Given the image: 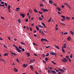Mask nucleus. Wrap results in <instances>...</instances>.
Listing matches in <instances>:
<instances>
[{
	"label": "nucleus",
	"mask_w": 74,
	"mask_h": 74,
	"mask_svg": "<svg viewBox=\"0 0 74 74\" xmlns=\"http://www.w3.org/2000/svg\"><path fill=\"white\" fill-rule=\"evenodd\" d=\"M16 51H18V52H21V49H19V48L18 47H16Z\"/></svg>",
	"instance_id": "f257e3e1"
},
{
	"label": "nucleus",
	"mask_w": 74,
	"mask_h": 74,
	"mask_svg": "<svg viewBox=\"0 0 74 74\" xmlns=\"http://www.w3.org/2000/svg\"><path fill=\"white\" fill-rule=\"evenodd\" d=\"M41 10L43 11V12H48V10H47L46 9H43V8H41Z\"/></svg>",
	"instance_id": "f03ea898"
},
{
	"label": "nucleus",
	"mask_w": 74,
	"mask_h": 74,
	"mask_svg": "<svg viewBox=\"0 0 74 74\" xmlns=\"http://www.w3.org/2000/svg\"><path fill=\"white\" fill-rule=\"evenodd\" d=\"M50 54L52 55H55V56H56V54L55 52H51Z\"/></svg>",
	"instance_id": "7ed1b4c3"
},
{
	"label": "nucleus",
	"mask_w": 74,
	"mask_h": 74,
	"mask_svg": "<svg viewBox=\"0 0 74 74\" xmlns=\"http://www.w3.org/2000/svg\"><path fill=\"white\" fill-rule=\"evenodd\" d=\"M62 61H63V62H67V60H66V58H64V59H62Z\"/></svg>",
	"instance_id": "20e7f679"
},
{
	"label": "nucleus",
	"mask_w": 74,
	"mask_h": 74,
	"mask_svg": "<svg viewBox=\"0 0 74 74\" xmlns=\"http://www.w3.org/2000/svg\"><path fill=\"white\" fill-rule=\"evenodd\" d=\"M20 15L24 18L25 17V14L24 13H23V14H20Z\"/></svg>",
	"instance_id": "39448f33"
},
{
	"label": "nucleus",
	"mask_w": 74,
	"mask_h": 74,
	"mask_svg": "<svg viewBox=\"0 0 74 74\" xmlns=\"http://www.w3.org/2000/svg\"><path fill=\"white\" fill-rule=\"evenodd\" d=\"M57 9H58V11H61V9H60V7H57Z\"/></svg>",
	"instance_id": "423d86ee"
},
{
	"label": "nucleus",
	"mask_w": 74,
	"mask_h": 74,
	"mask_svg": "<svg viewBox=\"0 0 74 74\" xmlns=\"http://www.w3.org/2000/svg\"><path fill=\"white\" fill-rule=\"evenodd\" d=\"M14 70L15 72H18V70L16 68H14Z\"/></svg>",
	"instance_id": "0eeeda50"
},
{
	"label": "nucleus",
	"mask_w": 74,
	"mask_h": 74,
	"mask_svg": "<svg viewBox=\"0 0 74 74\" xmlns=\"http://www.w3.org/2000/svg\"><path fill=\"white\" fill-rule=\"evenodd\" d=\"M11 54H12V55H17V54L14 53V52H11Z\"/></svg>",
	"instance_id": "6e6552de"
},
{
	"label": "nucleus",
	"mask_w": 74,
	"mask_h": 74,
	"mask_svg": "<svg viewBox=\"0 0 74 74\" xmlns=\"http://www.w3.org/2000/svg\"><path fill=\"white\" fill-rule=\"evenodd\" d=\"M61 17H62L63 18V21L64 20H65V16H63V15H62Z\"/></svg>",
	"instance_id": "1a4fd4ad"
},
{
	"label": "nucleus",
	"mask_w": 74,
	"mask_h": 74,
	"mask_svg": "<svg viewBox=\"0 0 74 74\" xmlns=\"http://www.w3.org/2000/svg\"><path fill=\"white\" fill-rule=\"evenodd\" d=\"M49 3H51V4H52L53 3V1L49 0Z\"/></svg>",
	"instance_id": "9d476101"
},
{
	"label": "nucleus",
	"mask_w": 74,
	"mask_h": 74,
	"mask_svg": "<svg viewBox=\"0 0 74 74\" xmlns=\"http://www.w3.org/2000/svg\"><path fill=\"white\" fill-rule=\"evenodd\" d=\"M64 47V48H66V44H64L63 45Z\"/></svg>",
	"instance_id": "9b49d317"
},
{
	"label": "nucleus",
	"mask_w": 74,
	"mask_h": 74,
	"mask_svg": "<svg viewBox=\"0 0 74 74\" xmlns=\"http://www.w3.org/2000/svg\"><path fill=\"white\" fill-rule=\"evenodd\" d=\"M38 26L40 27H41V28H42L43 27V26H42L41 25H38Z\"/></svg>",
	"instance_id": "f8f14e48"
},
{
	"label": "nucleus",
	"mask_w": 74,
	"mask_h": 74,
	"mask_svg": "<svg viewBox=\"0 0 74 74\" xmlns=\"http://www.w3.org/2000/svg\"><path fill=\"white\" fill-rule=\"evenodd\" d=\"M26 54L27 55V57L29 56V52H26Z\"/></svg>",
	"instance_id": "ddd939ff"
},
{
	"label": "nucleus",
	"mask_w": 74,
	"mask_h": 74,
	"mask_svg": "<svg viewBox=\"0 0 74 74\" xmlns=\"http://www.w3.org/2000/svg\"><path fill=\"white\" fill-rule=\"evenodd\" d=\"M67 39L68 41H70V40H71L70 36H69V37H68Z\"/></svg>",
	"instance_id": "4468645a"
},
{
	"label": "nucleus",
	"mask_w": 74,
	"mask_h": 74,
	"mask_svg": "<svg viewBox=\"0 0 74 74\" xmlns=\"http://www.w3.org/2000/svg\"><path fill=\"white\" fill-rule=\"evenodd\" d=\"M55 47L57 48V49H59V47L58 46H57V45H55Z\"/></svg>",
	"instance_id": "2eb2a0df"
},
{
	"label": "nucleus",
	"mask_w": 74,
	"mask_h": 74,
	"mask_svg": "<svg viewBox=\"0 0 74 74\" xmlns=\"http://www.w3.org/2000/svg\"><path fill=\"white\" fill-rule=\"evenodd\" d=\"M70 33L71 34H72V35H73L74 34V32H73V31H70Z\"/></svg>",
	"instance_id": "dca6fc26"
},
{
	"label": "nucleus",
	"mask_w": 74,
	"mask_h": 74,
	"mask_svg": "<svg viewBox=\"0 0 74 74\" xmlns=\"http://www.w3.org/2000/svg\"><path fill=\"white\" fill-rule=\"evenodd\" d=\"M30 68H31V70H33V66H30Z\"/></svg>",
	"instance_id": "f3484780"
},
{
	"label": "nucleus",
	"mask_w": 74,
	"mask_h": 74,
	"mask_svg": "<svg viewBox=\"0 0 74 74\" xmlns=\"http://www.w3.org/2000/svg\"><path fill=\"white\" fill-rule=\"evenodd\" d=\"M52 72L53 73H56V72L55 71H52Z\"/></svg>",
	"instance_id": "a211bd4d"
},
{
	"label": "nucleus",
	"mask_w": 74,
	"mask_h": 74,
	"mask_svg": "<svg viewBox=\"0 0 74 74\" xmlns=\"http://www.w3.org/2000/svg\"><path fill=\"white\" fill-rule=\"evenodd\" d=\"M12 46H13V47H15V48H16V50H17V46H16V45H13Z\"/></svg>",
	"instance_id": "6ab92c4d"
},
{
	"label": "nucleus",
	"mask_w": 74,
	"mask_h": 74,
	"mask_svg": "<svg viewBox=\"0 0 74 74\" xmlns=\"http://www.w3.org/2000/svg\"><path fill=\"white\" fill-rule=\"evenodd\" d=\"M34 12H36V13H37L38 12L37 10H35V9H34Z\"/></svg>",
	"instance_id": "aec40b11"
},
{
	"label": "nucleus",
	"mask_w": 74,
	"mask_h": 74,
	"mask_svg": "<svg viewBox=\"0 0 74 74\" xmlns=\"http://www.w3.org/2000/svg\"><path fill=\"white\" fill-rule=\"evenodd\" d=\"M10 8H11V6L10 5H8V10L10 9Z\"/></svg>",
	"instance_id": "412c9836"
},
{
	"label": "nucleus",
	"mask_w": 74,
	"mask_h": 74,
	"mask_svg": "<svg viewBox=\"0 0 74 74\" xmlns=\"http://www.w3.org/2000/svg\"><path fill=\"white\" fill-rule=\"evenodd\" d=\"M18 23H21V20L20 19H18Z\"/></svg>",
	"instance_id": "4be33fe9"
},
{
	"label": "nucleus",
	"mask_w": 74,
	"mask_h": 74,
	"mask_svg": "<svg viewBox=\"0 0 74 74\" xmlns=\"http://www.w3.org/2000/svg\"><path fill=\"white\" fill-rule=\"evenodd\" d=\"M59 70L60 71H62L63 72H64V70H63V69H59Z\"/></svg>",
	"instance_id": "5701e85b"
},
{
	"label": "nucleus",
	"mask_w": 74,
	"mask_h": 74,
	"mask_svg": "<svg viewBox=\"0 0 74 74\" xmlns=\"http://www.w3.org/2000/svg\"><path fill=\"white\" fill-rule=\"evenodd\" d=\"M1 60L3 62H5V60H3V59H1Z\"/></svg>",
	"instance_id": "b1692460"
},
{
	"label": "nucleus",
	"mask_w": 74,
	"mask_h": 74,
	"mask_svg": "<svg viewBox=\"0 0 74 74\" xmlns=\"http://www.w3.org/2000/svg\"><path fill=\"white\" fill-rule=\"evenodd\" d=\"M3 55L4 56H7L8 55V54L7 53H5V54H4V55Z\"/></svg>",
	"instance_id": "393cba45"
},
{
	"label": "nucleus",
	"mask_w": 74,
	"mask_h": 74,
	"mask_svg": "<svg viewBox=\"0 0 74 74\" xmlns=\"http://www.w3.org/2000/svg\"><path fill=\"white\" fill-rule=\"evenodd\" d=\"M38 12L39 14H43V12H40V11H39Z\"/></svg>",
	"instance_id": "a878e982"
},
{
	"label": "nucleus",
	"mask_w": 74,
	"mask_h": 74,
	"mask_svg": "<svg viewBox=\"0 0 74 74\" xmlns=\"http://www.w3.org/2000/svg\"><path fill=\"white\" fill-rule=\"evenodd\" d=\"M40 20H42L43 18H41V17H39Z\"/></svg>",
	"instance_id": "bb28decb"
},
{
	"label": "nucleus",
	"mask_w": 74,
	"mask_h": 74,
	"mask_svg": "<svg viewBox=\"0 0 74 74\" xmlns=\"http://www.w3.org/2000/svg\"><path fill=\"white\" fill-rule=\"evenodd\" d=\"M36 30H39V28H38V26H36Z\"/></svg>",
	"instance_id": "cd10ccee"
},
{
	"label": "nucleus",
	"mask_w": 74,
	"mask_h": 74,
	"mask_svg": "<svg viewBox=\"0 0 74 74\" xmlns=\"http://www.w3.org/2000/svg\"><path fill=\"white\" fill-rule=\"evenodd\" d=\"M66 18L67 19V20H70V17H66Z\"/></svg>",
	"instance_id": "c85d7f7f"
},
{
	"label": "nucleus",
	"mask_w": 74,
	"mask_h": 74,
	"mask_svg": "<svg viewBox=\"0 0 74 74\" xmlns=\"http://www.w3.org/2000/svg\"><path fill=\"white\" fill-rule=\"evenodd\" d=\"M51 17H50V19H49V20H48V22H49V23L51 21Z\"/></svg>",
	"instance_id": "c756f323"
},
{
	"label": "nucleus",
	"mask_w": 74,
	"mask_h": 74,
	"mask_svg": "<svg viewBox=\"0 0 74 74\" xmlns=\"http://www.w3.org/2000/svg\"><path fill=\"white\" fill-rule=\"evenodd\" d=\"M42 56L43 57V58H44V57L45 56V54H42Z\"/></svg>",
	"instance_id": "7c9ffc66"
},
{
	"label": "nucleus",
	"mask_w": 74,
	"mask_h": 74,
	"mask_svg": "<svg viewBox=\"0 0 74 74\" xmlns=\"http://www.w3.org/2000/svg\"><path fill=\"white\" fill-rule=\"evenodd\" d=\"M45 60L46 61H47L48 60V58H45Z\"/></svg>",
	"instance_id": "2f4dec72"
},
{
	"label": "nucleus",
	"mask_w": 74,
	"mask_h": 74,
	"mask_svg": "<svg viewBox=\"0 0 74 74\" xmlns=\"http://www.w3.org/2000/svg\"><path fill=\"white\" fill-rule=\"evenodd\" d=\"M23 66L24 67H27V65H26L25 64H24V65H23Z\"/></svg>",
	"instance_id": "473e14b6"
},
{
	"label": "nucleus",
	"mask_w": 74,
	"mask_h": 74,
	"mask_svg": "<svg viewBox=\"0 0 74 74\" xmlns=\"http://www.w3.org/2000/svg\"><path fill=\"white\" fill-rule=\"evenodd\" d=\"M29 12H30V13H32V10H29Z\"/></svg>",
	"instance_id": "72a5a7b5"
},
{
	"label": "nucleus",
	"mask_w": 74,
	"mask_h": 74,
	"mask_svg": "<svg viewBox=\"0 0 74 74\" xmlns=\"http://www.w3.org/2000/svg\"><path fill=\"white\" fill-rule=\"evenodd\" d=\"M22 51H23V52H24L25 49H24V48H23V49H22Z\"/></svg>",
	"instance_id": "f704fd0d"
},
{
	"label": "nucleus",
	"mask_w": 74,
	"mask_h": 74,
	"mask_svg": "<svg viewBox=\"0 0 74 74\" xmlns=\"http://www.w3.org/2000/svg\"><path fill=\"white\" fill-rule=\"evenodd\" d=\"M48 73H51V71H49V70H48Z\"/></svg>",
	"instance_id": "c9c22d12"
},
{
	"label": "nucleus",
	"mask_w": 74,
	"mask_h": 74,
	"mask_svg": "<svg viewBox=\"0 0 74 74\" xmlns=\"http://www.w3.org/2000/svg\"><path fill=\"white\" fill-rule=\"evenodd\" d=\"M1 19H3V20H4V17H2V16H1Z\"/></svg>",
	"instance_id": "e433bc0d"
},
{
	"label": "nucleus",
	"mask_w": 74,
	"mask_h": 74,
	"mask_svg": "<svg viewBox=\"0 0 74 74\" xmlns=\"http://www.w3.org/2000/svg\"><path fill=\"white\" fill-rule=\"evenodd\" d=\"M20 43L22 44H23L24 45H25V44H24L23 42H20Z\"/></svg>",
	"instance_id": "4c0bfd02"
},
{
	"label": "nucleus",
	"mask_w": 74,
	"mask_h": 74,
	"mask_svg": "<svg viewBox=\"0 0 74 74\" xmlns=\"http://www.w3.org/2000/svg\"><path fill=\"white\" fill-rule=\"evenodd\" d=\"M44 5L43 4H42V3H40V6H43Z\"/></svg>",
	"instance_id": "58836bf2"
},
{
	"label": "nucleus",
	"mask_w": 74,
	"mask_h": 74,
	"mask_svg": "<svg viewBox=\"0 0 74 74\" xmlns=\"http://www.w3.org/2000/svg\"><path fill=\"white\" fill-rule=\"evenodd\" d=\"M18 47H19V48L20 49H22V47H21V46H19Z\"/></svg>",
	"instance_id": "ea45409f"
},
{
	"label": "nucleus",
	"mask_w": 74,
	"mask_h": 74,
	"mask_svg": "<svg viewBox=\"0 0 74 74\" xmlns=\"http://www.w3.org/2000/svg\"><path fill=\"white\" fill-rule=\"evenodd\" d=\"M1 3H2V5H3V4L4 3V1H1Z\"/></svg>",
	"instance_id": "a19ab883"
},
{
	"label": "nucleus",
	"mask_w": 74,
	"mask_h": 74,
	"mask_svg": "<svg viewBox=\"0 0 74 74\" xmlns=\"http://www.w3.org/2000/svg\"><path fill=\"white\" fill-rule=\"evenodd\" d=\"M62 51L63 52H65V51L64 50V49H63V48H62Z\"/></svg>",
	"instance_id": "79ce46f5"
},
{
	"label": "nucleus",
	"mask_w": 74,
	"mask_h": 74,
	"mask_svg": "<svg viewBox=\"0 0 74 74\" xmlns=\"http://www.w3.org/2000/svg\"><path fill=\"white\" fill-rule=\"evenodd\" d=\"M43 40L44 41H48V40H47V39H44Z\"/></svg>",
	"instance_id": "37998d69"
},
{
	"label": "nucleus",
	"mask_w": 74,
	"mask_h": 74,
	"mask_svg": "<svg viewBox=\"0 0 74 74\" xmlns=\"http://www.w3.org/2000/svg\"><path fill=\"white\" fill-rule=\"evenodd\" d=\"M28 19L26 18L25 19V21L26 22H28Z\"/></svg>",
	"instance_id": "c03bdc74"
},
{
	"label": "nucleus",
	"mask_w": 74,
	"mask_h": 74,
	"mask_svg": "<svg viewBox=\"0 0 74 74\" xmlns=\"http://www.w3.org/2000/svg\"><path fill=\"white\" fill-rule=\"evenodd\" d=\"M68 7H69V8L70 9H71V6H70V5H68V6H67Z\"/></svg>",
	"instance_id": "a18cd8bd"
},
{
	"label": "nucleus",
	"mask_w": 74,
	"mask_h": 74,
	"mask_svg": "<svg viewBox=\"0 0 74 74\" xmlns=\"http://www.w3.org/2000/svg\"><path fill=\"white\" fill-rule=\"evenodd\" d=\"M16 61H17V62H19V60H18V59H16Z\"/></svg>",
	"instance_id": "49530a36"
},
{
	"label": "nucleus",
	"mask_w": 74,
	"mask_h": 74,
	"mask_svg": "<svg viewBox=\"0 0 74 74\" xmlns=\"http://www.w3.org/2000/svg\"><path fill=\"white\" fill-rule=\"evenodd\" d=\"M49 53H47V54L46 55V56H47V57H48V56H49Z\"/></svg>",
	"instance_id": "de8ad7c7"
},
{
	"label": "nucleus",
	"mask_w": 74,
	"mask_h": 74,
	"mask_svg": "<svg viewBox=\"0 0 74 74\" xmlns=\"http://www.w3.org/2000/svg\"><path fill=\"white\" fill-rule=\"evenodd\" d=\"M43 62H44V63H45V64H46V61H45V60H43Z\"/></svg>",
	"instance_id": "09e8293b"
},
{
	"label": "nucleus",
	"mask_w": 74,
	"mask_h": 74,
	"mask_svg": "<svg viewBox=\"0 0 74 74\" xmlns=\"http://www.w3.org/2000/svg\"><path fill=\"white\" fill-rule=\"evenodd\" d=\"M35 61V60H30V62H34Z\"/></svg>",
	"instance_id": "8fccbe9b"
},
{
	"label": "nucleus",
	"mask_w": 74,
	"mask_h": 74,
	"mask_svg": "<svg viewBox=\"0 0 74 74\" xmlns=\"http://www.w3.org/2000/svg\"><path fill=\"white\" fill-rule=\"evenodd\" d=\"M70 58H72V54H71V55L70 56Z\"/></svg>",
	"instance_id": "3c124183"
},
{
	"label": "nucleus",
	"mask_w": 74,
	"mask_h": 74,
	"mask_svg": "<svg viewBox=\"0 0 74 74\" xmlns=\"http://www.w3.org/2000/svg\"><path fill=\"white\" fill-rule=\"evenodd\" d=\"M29 29H30V30H31V31H32V28H31V27H29Z\"/></svg>",
	"instance_id": "603ef678"
},
{
	"label": "nucleus",
	"mask_w": 74,
	"mask_h": 74,
	"mask_svg": "<svg viewBox=\"0 0 74 74\" xmlns=\"http://www.w3.org/2000/svg\"><path fill=\"white\" fill-rule=\"evenodd\" d=\"M5 3V5L6 6H7V3H6L5 2V3Z\"/></svg>",
	"instance_id": "864d4df0"
},
{
	"label": "nucleus",
	"mask_w": 74,
	"mask_h": 74,
	"mask_svg": "<svg viewBox=\"0 0 74 74\" xmlns=\"http://www.w3.org/2000/svg\"><path fill=\"white\" fill-rule=\"evenodd\" d=\"M58 13L59 14H61V13L60 12H58Z\"/></svg>",
	"instance_id": "5fc2aeb1"
},
{
	"label": "nucleus",
	"mask_w": 74,
	"mask_h": 74,
	"mask_svg": "<svg viewBox=\"0 0 74 74\" xmlns=\"http://www.w3.org/2000/svg\"><path fill=\"white\" fill-rule=\"evenodd\" d=\"M66 58H68V59H69V56H68V55H67V56H66Z\"/></svg>",
	"instance_id": "6e6d98bb"
},
{
	"label": "nucleus",
	"mask_w": 74,
	"mask_h": 74,
	"mask_svg": "<svg viewBox=\"0 0 74 74\" xmlns=\"http://www.w3.org/2000/svg\"><path fill=\"white\" fill-rule=\"evenodd\" d=\"M51 62L53 63V64H56V63H55V62H54V61H51Z\"/></svg>",
	"instance_id": "4d7b16f0"
},
{
	"label": "nucleus",
	"mask_w": 74,
	"mask_h": 74,
	"mask_svg": "<svg viewBox=\"0 0 74 74\" xmlns=\"http://www.w3.org/2000/svg\"><path fill=\"white\" fill-rule=\"evenodd\" d=\"M53 5H54V6H57L56 3H53Z\"/></svg>",
	"instance_id": "13d9d810"
},
{
	"label": "nucleus",
	"mask_w": 74,
	"mask_h": 74,
	"mask_svg": "<svg viewBox=\"0 0 74 74\" xmlns=\"http://www.w3.org/2000/svg\"><path fill=\"white\" fill-rule=\"evenodd\" d=\"M42 35H44V32H43V31H42Z\"/></svg>",
	"instance_id": "bf43d9fd"
},
{
	"label": "nucleus",
	"mask_w": 74,
	"mask_h": 74,
	"mask_svg": "<svg viewBox=\"0 0 74 74\" xmlns=\"http://www.w3.org/2000/svg\"><path fill=\"white\" fill-rule=\"evenodd\" d=\"M8 39H9V40H11L10 37V36H9L8 37Z\"/></svg>",
	"instance_id": "052dcab7"
},
{
	"label": "nucleus",
	"mask_w": 74,
	"mask_h": 74,
	"mask_svg": "<svg viewBox=\"0 0 74 74\" xmlns=\"http://www.w3.org/2000/svg\"><path fill=\"white\" fill-rule=\"evenodd\" d=\"M36 30H35V31H34L33 33H36Z\"/></svg>",
	"instance_id": "680f3d73"
},
{
	"label": "nucleus",
	"mask_w": 74,
	"mask_h": 74,
	"mask_svg": "<svg viewBox=\"0 0 74 74\" xmlns=\"http://www.w3.org/2000/svg\"><path fill=\"white\" fill-rule=\"evenodd\" d=\"M58 25H56V28L57 27H58Z\"/></svg>",
	"instance_id": "e2e57ef3"
},
{
	"label": "nucleus",
	"mask_w": 74,
	"mask_h": 74,
	"mask_svg": "<svg viewBox=\"0 0 74 74\" xmlns=\"http://www.w3.org/2000/svg\"><path fill=\"white\" fill-rule=\"evenodd\" d=\"M41 17H42L43 18H44V16H43V15L42 14H41Z\"/></svg>",
	"instance_id": "0e129e2a"
},
{
	"label": "nucleus",
	"mask_w": 74,
	"mask_h": 74,
	"mask_svg": "<svg viewBox=\"0 0 74 74\" xmlns=\"http://www.w3.org/2000/svg\"><path fill=\"white\" fill-rule=\"evenodd\" d=\"M41 41H43L44 40V39H43V38H42L41 39Z\"/></svg>",
	"instance_id": "69168bd1"
},
{
	"label": "nucleus",
	"mask_w": 74,
	"mask_h": 74,
	"mask_svg": "<svg viewBox=\"0 0 74 74\" xmlns=\"http://www.w3.org/2000/svg\"><path fill=\"white\" fill-rule=\"evenodd\" d=\"M50 46H47V47H46V48H49Z\"/></svg>",
	"instance_id": "338daca9"
},
{
	"label": "nucleus",
	"mask_w": 74,
	"mask_h": 74,
	"mask_svg": "<svg viewBox=\"0 0 74 74\" xmlns=\"http://www.w3.org/2000/svg\"><path fill=\"white\" fill-rule=\"evenodd\" d=\"M62 8H64V5H62Z\"/></svg>",
	"instance_id": "774afa93"
}]
</instances>
